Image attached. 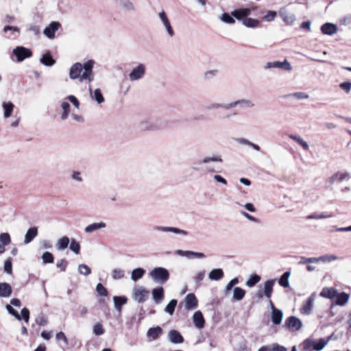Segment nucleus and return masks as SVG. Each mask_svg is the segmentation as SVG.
I'll list each match as a JSON object with an SVG mask.
<instances>
[{"mask_svg": "<svg viewBox=\"0 0 351 351\" xmlns=\"http://www.w3.org/2000/svg\"><path fill=\"white\" fill-rule=\"evenodd\" d=\"M317 263L319 262L329 263L338 259V257L334 254H326L319 257H316Z\"/></svg>", "mask_w": 351, "mask_h": 351, "instance_id": "c03bdc74", "label": "nucleus"}, {"mask_svg": "<svg viewBox=\"0 0 351 351\" xmlns=\"http://www.w3.org/2000/svg\"><path fill=\"white\" fill-rule=\"evenodd\" d=\"M113 302L115 309L121 313L122 306L128 302V298L125 296H114Z\"/></svg>", "mask_w": 351, "mask_h": 351, "instance_id": "cd10ccee", "label": "nucleus"}, {"mask_svg": "<svg viewBox=\"0 0 351 351\" xmlns=\"http://www.w3.org/2000/svg\"><path fill=\"white\" fill-rule=\"evenodd\" d=\"M162 328L160 326L150 328L147 332L148 337H152L153 339H156L162 333Z\"/></svg>", "mask_w": 351, "mask_h": 351, "instance_id": "e433bc0d", "label": "nucleus"}, {"mask_svg": "<svg viewBox=\"0 0 351 351\" xmlns=\"http://www.w3.org/2000/svg\"><path fill=\"white\" fill-rule=\"evenodd\" d=\"M349 178V174L348 173H341V172H337L335 174H333L331 177L328 178V182L330 184H333L336 182H341L345 179Z\"/></svg>", "mask_w": 351, "mask_h": 351, "instance_id": "b1692460", "label": "nucleus"}, {"mask_svg": "<svg viewBox=\"0 0 351 351\" xmlns=\"http://www.w3.org/2000/svg\"><path fill=\"white\" fill-rule=\"evenodd\" d=\"M205 276V271H201L197 273L194 277V280L197 287L200 286L201 282L203 280Z\"/></svg>", "mask_w": 351, "mask_h": 351, "instance_id": "0e129e2a", "label": "nucleus"}, {"mask_svg": "<svg viewBox=\"0 0 351 351\" xmlns=\"http://www.w3.org/2000/svg\"><path fill=\"white\" fill-rule=\"evenodd\" d=\"M5 308L8 311V312L10 315L14 316L17 320H21V315L16 310H14L13 308V307L11 306V304H7L5 306Z\"/></svg>", "mask_w": 351, "mask_h": 351, "instance_id": "052dcab7", "label": "nucleus"}, {"mask_svg": "<svg viewBox=\"0 0 351 351\" xmlns=\"http://www.w3.org/2000/svg\"><path fill=\"white\" fill-rule=\"evenodd\" d=\"M61 108L63 110L61 114V119L66 120L69 117L71 106L68 101H64L61 103Z\"/></svg>", "mask_w": 351, "mask_h": 351, "instance_id": "f704fd0d", "label": "nucleus"}, {"mask_svg": "<svg viewBox=\"0 0 351 351\" xmlns=\"http://www.w3.org/2000/svg\"><path fill=\"white\" fill-rule=\"evenodd\" d=\"M223 276L224 273L222 269L217 268L213 269L210 271L208 278L211 280H219L223 277Z\"/></svg>", "mask_w": 351, "mask_h": 351, "instance_id": "c756f323", "label": "nucleus"}, {"mask_svg": "<svg viewBox=\"0 0 351 351\" xmlns=\"http://www.w3.org/2000/svg\"><path fill=\"white\" fill-rule=\"evenodd\" d=\"M217 73H218V70H217V69L207 71L204 73L203 79L205 80H210L213 77H214L215 75H217Z\"/></svg>", "mask_w": 351, "mask_h": 351, "instance_id": "bf43d9fd", "label": "nucleus"}, {"mask_svg": "<svg viewBox=\"0 0 351 351\" xmlns=\"http://www.w3.org/2000/svg\"><path fill=\"white\" fill-rule=\"evenodd\" d=\"M106 227V224L104 222L93 223H91V224L87 226L85 228L84 231L86 233H90L95 230L105 228Z\"/></svg>", "mask_w": 351, "mask_h": 351, "instance_id": "7c9ffc66", "label": "nucleus"}, {"mask_svg": "<svg viewBox=\"0 0 351 351\" xmlns=\"http://www.w3.org/2000/svg\"><path fill=\"white\" fill-rule=\"evenodd\" d=\"M93 332L96 335H102L104 333V329L100 323H97L93 326Z\"/></svg>", "mask_w": 351, "mask_h": 351, "instance_id": "338daca9", "label": "nucleus"}, {"mask_svg": "<svg viewBox=\"0 0 351 351\" xmlns=\"http://www.w3.org/2000/svg\"><path fill=\"white\" fill-rule=\"evenodd\" d=\"M177 304V300L176 299H172L166 306L165 311L171 315H173Z\"/></svg>", "mask_w": 351, "mask_h": 351, "instance_id": "de8ad7c7", "label": "nucleus"}, {"mask_svg": "<svg viewBox=\"0 0 351 351\" xmlns=\"http://www.w3.org/2000/svg\"><path fill=\"white\" fill-rule=\"evenodd\" d=\"M326 341L324 339H320L317 342L314 341L313 350L316 351H320L325 347Z\"/></svg>", "mask_w": 351, "mask_h": 351, "instance_id": "680f3d73", "label": "nucleus"}, {"mask_svg": "<svg viewBox=\"0 0 351 351\" xmlns=\"http://www.w3.org/2000/svg\"><path fill=\"white\" fill-rule=\"evenodd\" d=\"M89 90L90 91L92 98L95 99L98 104H101L104 101V98L100 91V89H95L94 92L92 91V89Z\"/></svg>", "mask_w": 351, "mask_h": 351, "instance_id": "a19ab883", "label": "nucleus"}, {"mask_svg": "<svg viewBox=\"0 0 351 351\" xmlns=\"http://www.w3.org/2000/svg\"><path fill=\"white\" fill-rule=\"evenodd\" d=\"M245 293L246 291L243 289L239 287H234L233 290L232 300L237 301L241 300L244 298Z\"/></svg>", "mask_w": 351, "mask_h": 351, "instance_id": "72a5a7b5", "label": "nucleus"}, {"mask_svg": "<svg viewBox=\"0 0 351 351\" xmlns=\"http://www.w3.org/2000/svg\"><path fill=\"white\" fill-rule=\"evenodd\" d=\"M289 137L297 142L304 150H308L309 148L308 144L304 140H303L300 136L293 134H289Z\"/></svg>", "mask_w": 351, "mask_h": 351, "instance_id": "58836bf2", "label": "nucleus"}, {"mask_svg": "<svg viewBox=\"0 0 351 351\" xmlns=\"http://www.w3.org/2000/svg\"><path fill=\"white\" fill-rule=\"evenodd\" d=\"M61 27L58 21H52L43 30V34L49 39L55 38L56 32Z\"/></svg>", "mask_w": 351, "mask_h": 351, "instance_id": "423d86ee", "label": "nucleus"}, {"mask_svg": "<svg viewBox=\"0 0 351 351\" xmlns=\"http://www.w3.org/2000/svg\"><path fill=\"white\" fill-rule=\"evenodd\" d=\"M279 15L287 25H292L295 21V16L289 12L286 8L280 10Z\"/></svg>", "mask_w": 351, "mask_h": 351, "instance_id": "f8f14e48", "label": "nucleus"}, {"mask_svg": "<svg viewBox=\"0 0 351 351\" xmlns=\"http://www.w3.org/2000/svg\"><path fill=\"white\" fill-rule=\"evenodd\" d=\"M14 104L12 102H3V108L4 110V117L5 118H8L11 116L12 112L14 109Z\"/></svg>", "mask_w": 351, "mask_h": 351, "instance_id": "37998d69", "label": "nucleus"}, {"mask_svg": "<svg viewBox=\"0 0 351 351\" xmlns=\"http://www.w3.org/2000/svg\"><path fill=\"white\" fill-rule=\"evenodd\" d=\"M322 34L332 36L337 32V27L335 24L331 23H326L321 26Z\"/></svg>", "mask_w": 351, "mask_h": 351, "instance_id": "6ab92c4d", "label": "nucleus"}, {"mask_svg": "<svg viewBox=\"0 0 351 351\" xmlns=\"http://www.w3.org/2000/svg\"><path fill=\"white\" fill-rule=\"evenodd\" d=\"M210 162H222L223 160L219 156H208L205 157L204 158L199 160L198 163L199 165L202 164H208Z\"/></svg>", "mask_w": 351, "mask_h": 351, "instance_id": "ea45409f", "label": "nucleus"}, {"mask_svg": "<svg viewBox=\"0 0 351 351\" xmlns=\"http://www.w3.org/2000/svg\"><path fill=\"white\" fill-rule=\"evenodd\" d=\"M261 280V276L257 274H252L246 281L245 285L248 287H254Z\"/></svg>", "mask_w": 351, "mask_h": 351, "instance_id": "79ce46f5", "label": "nucleus"}, {"mask_svg": "<svg viewBox=\"0 0 351 351\" xmlns=\"http://www.w3.org/2000/svg\"><path fill=\"white\" fill-rule=\"evenodd\" d=\"M69 242V238L66 236H64L58 240L56 245V248L58 250H64L68 247Z\"/></svg>", "mask_w": 351, "mask_h": 351, "instance_id": "473e14b6", "label": "nucleus"}, {"mask_svg": "<svg viewBox=\"0 0 351 351\" xmlns=\"http://www.w3.org/2000/svg\"><path fill=\"white\" fill-rule=\"evenodd\" d=\"M40 62L45 66H52L56 64V60L49 51H47L43 55L40 59Z\"/></svg>", "mask_w": 351, "mask_h": 351, "instance_id": "aec40b11", "label": "nucleus"}, {"mask_svg": "<svg viewBox=\"0 0 351 351\" xmlns=\"http://www.w3.org/2000/svg\"><path fill=\"white\" fill-rule=\"evenodd\" d=\"M12 293V288L8 282H0V298H9Z\"/></svg>", "mask_w": 351, "mask_h": 351, "instance_id": "412c9836", "label": "nucleus"}, {"mask_svg": "<svg viewBox=\"0 0 351 351\" xmlns=\"http://www.w3.org/2000/svg\"><path fill=\"white\" fill-rule=\"evenodd\" d=\"M38 235V228L36 226L29 228L24 237V243L28 244L31 243L34 239Z\"/></svg>", "mask_w": 351, "mask_h": 351, "instance_id": "393cba45", "label": "nucleus"}, {"mask_svg": "<svg viewBox=\"0 0 351 351\" xmlns=\"http://www.w3.org/2000/svg\"><path fill=\"white\" fill-rule=\"evenodd\" d=\"M124 271L121 269H114L112 272V277L114 280H119L123 278Z\"/></svg>", "mask_w": 351, "mask_h": 351, "instance_id": "69168bd1", "label": "nucleus"}, {"mask_svg": "<svg viewBox=\"0 0 351 351\" xmlns=\"http://www.w3.org/2000/svg\"><path fill=\"white\" fill-rule=\"evenodd\" d=\"M304 349L306 351H310L311 348L313 349L314 347V341L307 339L303 342Z\"/></svg>", "mask_w": 351, "mask_h": 351, "instance_id": "774afa93", "label": "nucleus"}, {"mask_svg": "<svg viewBox=\"0 0 351 351\" xmlns=\"http://www.w3.org/2000/svg\"><path fill=\"white\" fill-rule=\"evenodd\" d=\"M95 62L93 60H88L84 64L75 62L69 70V77L71 80H79L80 82H88V83L95 80L93 67Z\"/></svg>", "mask_w": 351, "mask_h": 351, "instance_id": "f257e3e1", "label": "nucleus"}, {"mask_svg": "<svg viewBox=\"0 0 351 351\" xmlns=\"http://www.w3.org/2000/svg\"><path fill=\"white\" fill-rule=\"evenodd\" d=\"M236 141H237V142L238 143H239L241 145H248V146L252 147L256 151H260L261 150V147H260V146L258 145L255 144V143L250 141L247 138H237Z\"/></svg>", "mask_w": 351, "mask_h": 351, "instance_id": "c9c22d12", "label": "nucleus"}, {"mask_svg": "<svg viewBox=\"0 0 351 351\" xmlns=\"http://www.w3.org/2000/svg\"><path fill=\"white\" fill-rule=\"evenodd\" d=\"M0 243L1 245L4 247L6 245H8L11 243V238L8 233L3 232L0 234Z\"/></svg>", "mask_w": 351, "mask_h": 351, "instance_id": "8fccbe9b", "label": "nucleus"}, {"mask_svg": "<svg viewBox=\"0 0 351 351\" xmlns=\"http://www.w3.org/2000/svg\"><path fill=\"white\" fill-rule=\"evenodd\" d=\"M332 215H325L323 213H313L306 216L307 219H322L332 217Z\"/></svg>", "mask_w": 351, "mask_h": 351, "instance_id": "09e8293b", "label": "nucleus"}, {"mask_svg": "<svg viewBox=\"0 0 351 351\" xmlns=\"http://www.w3.org/2000/svg\"><path fill=\"white\" fill-rule=\"evenodd\" d=\"M149 296V291L141 287L134 290V299L138 303L144 302Z\"/></svg>", "mask_w": 351, "mask_h": 351, "instance_id": "9d476101", "label": "nucleus"}, {"mask_svg": "<svg viewBox=\"0 0 351 351\" xmlns=\"http://www.w3.org/2000/svg\"><path fill=\"white\" fill-rule=\"evenodd\" d=\"M141 128L143 130H155L157 129V125L154 123L152 119H150L149 121H142L141 123Z\"/></svg>", "mask_w": 351, "mask_h": 351, "instance_id": "49530a36", "label": "nucleus"}, {"mask_svg": "<svg viewBox=\"0 0 351 351\" xmlns=\"http://www.w3.org/2000/svg\"><path fill=\"white\" fill-rule=\"evenodd\" d=\"M69 248L75 254H80V244L75 239H72L69 245Z\"/></svg>", "mask_w": 351, "mask_h": 351, "instance_id": "864d4df0", "label": "nucleus"}, {"mask_svg": "<svg viewBox=\"0 0 351 351\" xmlns=\"http://www.w3.org/2000/svg\"><path fill=\"white\" fill-rule=\"evenodd\" d=\"M243 24L245 27L254 28L258 25L259 21L246 16V18L243 20Z\"/></svg>", "mask_w": 351, "mask_h": 351, "instance_id": "a18cd8bd", "label": "nucleus"}, {"mask_svg": "<svg viewBox=\"0 0 351 351\" xmlns=\"http://www.w3.org/2000/svg\"><path fill=\"white\" fill-rule=\"evenodd\" d=\"M336 295H337V290L333 287H324L320 293L321 297L328 299H332Z\"/></svg>", "mask_w": 351, "mask_h": 351, "instance_id": "a878e982", "label": "nucleus"}, {"mask_svg": "<svg viewBox=\"0 0 351 351\" xmlns=\"http://www.w3.org/2000/svg\"><path fill=\"white\" fill-rule=\"evenodd\" d=\"M315 299V293L311 294L307 299L306 302L302 306V313L306 315H309L311 313L314 301Z\"/></svg>", "mask_w": 351, "mask_h": 351, "instance_id": "a211bd4d", "label": "nucleus"}, {"mask_svg": "<svg viewBox=\"0 0 351 351\" xmlns=\"http://www.w3.org/2000/svg\"><path fill=\"white\" fill-rule=\"evenodd\" d=\"M283 317V313L281 310L274 308L271 311V321L274 324L279 325L281 324Z\"/></svg>", "mask_w": 351, "mask_h": 351, "instance_id": "bb28decb", "label": "nucleus"}, {"mask_svg": "<svg viewBox=\"0 0 351 351\" xmlns=\"http://www.w3.org/2000/svg\"><path fill=\"white\" fill-rule=\"evenodd\" d=\"M96 291L101 296H107L108 294V290L101 283H98L96 286Z\"/></svg>", "mask_w": 351, "mask_h": 351, "instance_id": "e2e57ef3", "label": "nucleus"}, {"mask_svg": "<svg viewBox=\"0 0 351 351\" xmlns=\"http://www.w3.org/2000/svg\"><path fill=\"white\" fill-rule=\"evenodd\" d=\"M252 12V9L248 8H239L233 10L232 12V16H233L234 19H236L239 21H242L250 15Z\"/></svg>", "mask_w": 351, "mask_h": 351, "instance_id": "9b49d317", "label": "nucleus"}, {"mask_svg": "<svg viewBox=\"0 0 351 351\" xmlns=\"http://www.w3.org/2000/svg\"><path fill=\"white\" fill-rule=\"evenodd\" d=\"M276 282V279H271L265 281L263 286V293L264 295L267 298L270 299L273 293V288Z\"/></svg>", "mask_w": 351, "mask_h": 351, "instance_id": "dca6fc26", "label": "nucleus"}, {"mask_svg": "<svg viewBox=\"0 0 351 351\" xmlns=\"http://www.w3.org/2000/svg\"><path fill=\"white\" fill-rule=\"evenodd\" d=\"M42 260L44 264L53 263L54 262V257L51 252H45L42 255Z\"/></svg>", "mask_w": 351, "mask_h": 351, "instance_id": "603ef678", "label": "nucleus"}, {"mask_svg": "<svg viewBox=\"0 0 351 351\" xmlns=\"http://www.w3.org/2000/svg\"><path fill=\"white\" fill-rule=\"evenodd\" d=\"M145 274V270L143 268L138 267L133 269L131 273V279L136 282L143 278Z\"/></svg>", "mask_w": 351, "mask_h": 351, "instance_id": "2f4dec72", "label": "nucleus"}, {"mask_svg": "<svg viewBox=\"0 0 351 351\" xmlns=\"http://www.w3.org/2000/svg\"><path fill=\"white\" fill-rule=\"evenodd\" d=\"M291 275L290 271H285L280 278L278 281L280 285L284 288H287L289 287V278Z\"/></svg>", "mask_w": 351, "mask_h": 351, "instance_id": "4c0bfd02", "label": "nucleus"}, {"mask_svg": "<svg viewBox=\"0 0 351 351\" xmlns=\"http://www.w3.org/2000/svg\"><path fill=\"white\" fill-rule=\"evenodd\" d=\"M152 296L154 302L157 304H160L164 299V289L162 287L154 288L152 290Z\"/></svg>", "mask_w": 351, "mask_h": 351, "instance_id": "5701e85b", "label": "nucleus"}, {"mask_svg": "<svg viewBox=\"0 0 351 351\" xmlns=\"http://www.w3.org/2000/svg\"><path fill=\"white\" fill-rule=\"evenodd\" d=\"M78 271L82 275L88 276L91 273V269L85 264H80L78 266Z\"/></svg>", "mask_w": 351, "mask_h": 351, "instance_id": "6e6d98bb", "label": "nucleus"}, {"mask_svg": "<svg viewBox=\"0 0 351 351\" xmlns=\"http://www.w3.org/2000/svg\"><path fill=\"white\" fill-rule=\"evenodd\" d=\"M193 320L195 326L197 328H202L204 326L205 320L202 313L200 311H197L194 313L193 316Z\"/></svg>", "mask_w": 351, "mask_h": 351, "instance_id": "4be33fe9", "label": "nucleus"}, {"mask_svg": "<svg viewBox=\"0 0 351 351\" xmlns=\"http://www.w3.org/2000/svg\"><path fill=\"white\" fill-rule=\"evenodd\" d=\"M149 277L156 283L165 284L169 278L168 270L164 267H155L149 273Z\"/></svg>", "mask_w": 351, "mask_h": 351, "instance_id": "f03ea898", "label": "nucleus"}, {"mask_svg": "<svg viewBox=\"0 0 351 351\" xmlns=\"http://www.w3.org/2000/svg\"><path fill=\"white\" fill-rule=\"evenodd\" d=\"M185 308L187 310L195 309L198 305V301L194 293L188 294L184 299Z\"/></svg>", "mask_w": 351, "mask_h": 351, "instance_id": "ddd939ff", "label": "nucleus"}, {"mask_svg": "<svg viewBox=\"0 0 351 351\" xmlns=\"http://www.w3.org/2000/svg\"><path fill=\"white\" fill-rule=\"evenodd\" d=\"M308 95L306 94V93H304L303 92H297V93H295L293 94H290V95H285L284 97L287 98V97H293V98H295L296 99H307L308 98Z\"/></svg>", "mask_w": 351, "mask_h": 351, "instance_id": "5fc2aeb1", "label": "nucleus"}, {"mask_svg": "<svg viewBox=\"0 0 351 351\" xmlns=\"http://www.w3.org/2000/svg\"><path fill=\"white\" fill-rule=\"evenodd\" d=\"M284 326L290 330H299L302 326V323L299 318L290 316L286 319Z\"/></svg>", "mask_w": 351, "mask_h": 351, "instance_id": "0eeeda50", "label": "nucleus"}, {"mask_svg": "<svg viewBox=\"0 0 351 351\" xmlns=\"http://www.w3.org/2000/svg\"><path fill=\"white\" fill-rule=\"evenodd\" d=\"M36 323L39 326H47L48 324V319L43 313L38 315L35 319Z\"/></svg>", "mask_w": 351, "mask_h": 351, "instance_id": "4d7b16f0", "label": "nucleus"}, {"mask_svg": "<svg viewBox=\"0 0 351 351\" xmlns=\"http://www.w3.org/2000/svg\"><path fill=\"white\" fill-rule=\"evenodd\" d=\"M158 16L161 20L164 27L169 37H173L175 35L174 31L171 27V23L167 17L166 12L162 10L158 14Z\"/></svg>", "mask_w": 351, "mask_h": 351, "instance_id": "1a4fd4ad", "label": "nucleus"}, {"mask_svg": "<svg viewBox=\"0 0 351 351\" xmlns=\"http://www.w3.org/2000/svg\"><path fill=\"white\" fill-rule=\"evenodd\" d=\"M221 20L223 23L228 24H234L235 23V20L233 16H232V13L230 14L229 13L224 12L223 14H221Z\"/></svg>", "mask_w": 351, "mask_h": 351, "instance_id": "3c124183", "label": "nucleus"}, {"mask_svg": "<svg viewBox=\"0 0 351 351\" xmlns=\"http://www.w3.org/2000/svg\"><path fill=\"white\" fill-rule=\"evenodd\" d=\"M119 7L125 12H134L136 7L134 3L130 0H116Z\"/></svg>", "mask_w": 351, "mask_h": 351, "instance_id": "f3484780", "label": "nucleus"}, {"mask_svg": "<svg viewBox=\"0 0 351 351\" xmlns=\"http://www.w3.org/2000/svg\"><path fill=\"white\" fill-rule=\"evenodd\" d=\"M237 105L245 106L247 108H251L254 106V104L252 101L248 99H239L229 104H225L223 107L225 109H230L236 107Z\"/></svg>", "mask_w": 351, "mask_h": 351, "instance_id": "4468645a", "label": "nucleus"}, {"mask_svg": "<svg viewBox=\"0 0 351 351\" xmlns=\"http://www.w3.org/2000/svg\"><path fill=\"white\" fill-rule=\"evenodd\" d=\"M12 55L16 56V61L21 62L25 59L32 56V51L30 49L23 46H18L12 51Z\"/></svg>", "mask_w": 351, "mask_h": 351, "instance_id": "7ed1b4c3", "label": "nucleus"}, {"mask_svg": "<svg viewBox=\"0 0 351 351\" xmlns=\"http://www.w3.org/2000/svg\"><path fill=\"white\" fill-rule=\"evenodd\" d=\"M168 339L172 343L178 344L184 342L182 335L176 330H171L168 334Z\"/></svg>", "mask_w": 351, "mask_h": 351, "instance_id": "2eb2a0df", "label": "nucleus"}, {"mask_svg": "<svg viewBox=\"0 0 351 351\" xmlns=\"http://www.w3.org/2000/svg\"><path fill=\"white\" fill-rule=\"evenodd\" d=\"M153 230L160 231L162 232H171L176 234H181L183 236H186L188 234V232L178 228L176 227H168V226H154L152 227Z\"/></svg>", "mask_w": 351, "mask_h": 351, "instance_id": "39448f33", "label": "nucleus"}, {"mask_svg": "<svg viewBox=\"0 0 351 351\" xmlns=\"http://www.w3.org/2000/svg\"><path fill=\"white\" fill-rule=\"evenodd\" d=\"M310 263H317V260L316 259V257L306 258L304 256H301L300 258V261L298 262L299 265H305Z\"/></svg>", "mask_w": 351, "mask_h": 351, "instance_id": "13d9d810", "label": "nucleus"}, {"mask_svg": "<svg viewBox=\"0 0 351 351\" xmlns=\"http://www.w3.org/2000/svg\"><path fill=\"white\" fill-rule=\"evenodd\" d=\"M146 72V67L144 64H139L137 66L134 67L129 74L130 80L136 81L143 77Z\"/></svg>", "mask_w": 351, "mask_h": 351, "instance_id": "20e7f679", "label": "nucleus"}, {"mask_svg": "<svg viewBox=\"0 0 351 351\" xmlns=\"http://www.w3.org/2000/svg\"><path fill=\"white\" fill-rule=\"evenodd\" d=\"M335 298V304L339 306H344L348 303L350 295L346 292H341L340 293H337V295H336Z\"/></svg>", "mask_w": 351, "mask_h": 351, "instance_id": "c85d7f7f", "label": "nucleus"}, {"mask_svg": "<svg viewBox=\"0 0 351 351\" xmlns=\"http://www.w3.org/2000/svg\"><path fill=\"white\" fill-rule=\"evenodd\" d=\"M272 68H278L282 69L285 71H290L292 67L289 62L287 60H285L282 62L280 61H275V62H269L265 66V69H272Z\"/></svg>", "mask_w": 351, "mask_h": 351, "instance_id": "6e6552de", "label": "nucleus"}]
</instances>
